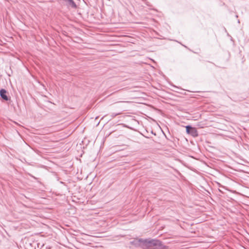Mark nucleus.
I'll use <instances>...</instances> for the list:
<instances>
[{
    "instance_id": "obj_2",
    "label": "nucleus",
    "mask_w": 249,
    "mask_h": 249,
    "mask_svg": "<svg viewBox=\"0 0 249 249\" xmlns=\"http://www.w3.org/2000/svg\"><path fill=\"white\" fill-rule=\"evenodd\" d=\"M148 243L152 246L156 247H160L161 246V242L158 240H151L149 241Z\"/></svg>"
},
{
    "instance_id": "obj_4",
    "label": "nucleus",
    "mask_w": 249,
    "mask_h": 249,
    "mask_svg": "<svg viewBox=\"0 0 249 249\" xmlns=\"http://www.w3.org/2000/svg\"><path fill=\"white\" fill-rule=\"evenodd\" d=\"M66 2H68V4L70 6H71L73 8H75L76 7V4L73 1V0H64Z\"/></svg>"
},
{
    "instance_id": "obj_5",
    "label": "nucleus",
    "mask_w": 249,
    "mask_h": 249,
    "mask_svg": "<svg viewBox=\"0 0 249 249\" xmlns=\"http://www.w3.org/2000/svg\"><path fill=\"white\" fill-rule=\"evenodd\" d=\"M120 114V113H116V114H115V113H112V114H111V116H112V117H115V116H117V115H119V114Z\"/></svg>"
},
{
    "instance_id": "obj_1",
    "label": "nucleus",
    "mask_w": 249,
    "mask_h": 249,
    "mask_svg": "<svg viewBox=\"0 0 249 249\" xmlns=\"http://www.w3.org/2000/svg\"><path fill=\"white\" fill-rule=\"evenodd\" d=\"M186 132L192 135V136L195 137L198 136V133L196 129L192 127L190 125H187L186 126Z\"/></svg>"
},
{
    "instance_id": "obj_3",
    "label": "nucleus",
    "mask_w": 249,
    "mask_h": 249,
    "mask_svg": "<svg viewBox=\"0 0 249 249\" xmlns=\"http://www.w3.org/2000/svg\"><path fill=\"white\" fill-rule=\"evenodd\" d=\"M6 91L4 89H1L0 90V95L1 97L4 100L7 101L8 100V98L6 95Z\"/></svg>"
}]
</instances>
